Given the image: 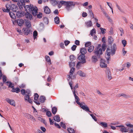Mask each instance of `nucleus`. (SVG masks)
<instances>
[{
    "mask_svg": "<svg viewBox=\"0 0 133 133\" xmlns=\"http://www.w3.org/2000/svg\"><path fill=\"white\" fill-rule=\"evenodd\" d=\"M107 46L105 44L103 43L102 46L101 44H99L95 48L94 52L98 58H99L101 55L102 54V51H104L106 49Z\"/></svg>",
    "mask_w": 133,
    "mask_h": 133,
    "instance_id": "obj_1",
    "label": "nucleus"
},
{
    "mask_svg": "<svg viewBox=\"0 0 133 133\" xmlns=\"http://www.w3.org/2000/svg\"><path fill=\"white\" fill-rule=\"evenodd\" d=\"M60 3L65 6V8L67 11H69L71 10L75 7V3L72 2L65 1H61Z\"/></svg>",
    "mask_w": 133,
    "mask_h": 133,
    "instance_id": "obj_2",
    "label": "nucleus"
},
{
    "mask_svg": "<svg viewBox=\"0 0 133 133\" xmlns=\"http://www.w3.org/2000/svg\"><path fill=\"white\" fill-rule=\"evenodd\" d=\"M31 92L30 90L29 89H27L25 91V95L24 99L25 101H27L28 102H29L31 104L32 103V101L31 98H30V96H31Z\"/></svg>",
    "mask_w": 133,
    "mask_h": 133,
    "instance_id": "obj_3",
    "label": "nucleus"
},
{
    "mask_svg": "<svg viewBox=\"0 0 133 133\" xmlns=\"http://www.w3.org/2000/svg\"><path fill=\"white\" fill-rule=\"evenodd\" d=\"M79 105L80 107L85 111L92 113V112L89 110V107L85 105V103L84 102H82Z\"/></svg>",
    "mask_w": 133,
    "mask_h": 133,
    "instance_id": "obj_4",
    "label": "nucleus"
},
{
    "mask_svg": "<svg viewBox=\"0 0 133 133\" xmlns=\"http://www.w3.org/2000/svg\"><path fill=\"white\" fill-rule=\"evenodd\" d=\"M9 10L10 11V10L12 11L13 12H17V10L18 9V7L17 6L14 4H12L10 5L9 4Z\"/></svg>",
    "mask_w": 133,
    "mask_h": 133,
    "instance_id": "obj_5",
    "label": "nucleus"
},
{
    "mask_svg": "<svg viewBox=\"0 0 133 133\" xmlns=\"http://www.w3.org/2000/svg\"><path fill=\"white\" fill-rule=\"evenodd\" d=\"M111 54V49L109 48H108L106 50L105 53V57L107 59L109 60L110 57V55Z\"/></svg>",
    "mask_w": 133,
    "mask_h": 133,
    "instance_id": "obj_6",
    "label": "nucleus"
},
{
    "mask_svg": "<svg viewBox=\"0 0 133 133\" xmlns=\"http://www.w3.org/2000/svg\"><path fill=\"white\" fill-rule=\"evenodd\" d=\"M85 56L84 54H81L78 56V58L79 60L81 62L82 64L85 63L86 61L85 58Z\"/></svg>",
    "mask_w": 133,
    "mask_h": 133,
    "instance_id": "obj_7",
    "label": "nucleus"
},
{
    "mask_svg": "<svg viewBox=\"0 0 133 133\" xmlns=\"http://www.w3.org/2000/svg\"><path fill=\"white\" fill-rule=\"evenodd\" d=\"M116 127L120 128V131L122 132H126L129 131L128 129L126 128L123 125L117 126Z\"/></svg>",
    "mask_w": 133,
    "mask_h": 133,
    "instance_id": "obj_8",
    "label": "nucleus"
},
{
    "mask_svg": "<svg viewBox=\"0 0 133 133\" xmlns=\"http://www.w3.org/2000/svg\"><path fill=\"white\" fill-rule=\"evenodd\" d=\"M75 91L74 90L73 92V94L75 97V98L76 103L78 105H79L81 103H80L79 102V101L80 100V99L79 97L76 95L75 94Z\"/></svg>",
    "mask_w": 133,
    "mask_h": 133,
    "instance_id": "obj_9",
    "label": "nucleus"
},
{
    "mask_svg": "<svg viewBox=\"0 0 133 133\" xmlns=\"http://www.w3.org/2000/svg\"><path fill=\"white\" fill-rule=\"evenodd\" d=\"M23 31L24 33V34L26 35L29 34L31 32V30L29 28H23Z\"/></svg>",
    "mask_w": 133,
    "mask_h": 133,
    "instance_id": "obj_10",
    "label": "nucleus"
},
{
    "mask_svg": "<svg viewBox=\"0 0 133 133\" xmlns=\"http://www.w3.org/2000/svg\"><path fill=\"white\" fill-rule=\"evenodd\" d=\"M34 7L33 5L32 6L31 5H26L25 8L26 12H31L32 8H33Z\"/></svg>",
    "mask_w": 133,
    "mask_h": 133,
    "instance_id": "obj_11",
    "label": "nucleus"
},
{
    "mask_svg": "<svg viewBox=\"0 0 133 133\" xmlns=\"http://www.w3.org/2000/svg\"><path fill=\"white\" fill-rule=\"evenodd\" d=\"M37 10L38 9L36 7H34L33 8H32L31 12L34 16H35L36 15L37 13Z\"/></svg>",
    "mask_w": 133,
    "mask_h": 133,
    "instance_id": "obj_12",
    "label": "nucleus"
},
{
    "mask_svg": "<svg viewBox=\"0 0 133 133\" xmlns=\"http://www.w3.org/2000/svg\"><path fill=\"white\" fill-rule=\"evenodd\" d=\"M116 49L117 47L116 45L114 44L111 47V51L112 55H113L115 54Z\"/></svg>",
    "mask_w": 133,
    "mask_h": 133,
    "instance_id": "obj_13",
    "label": "nucleus"
},
{
    "mask_svg": "<svg viewBox=\"0 0 133 133\" xmlns=\"http://www.w3.org/2000/svg\"><path fill=\"white\" fill-rule=\"evenodd\" d=\"M106 75L108 76V79L110 80L112 78L110 70L109 69H107L106 71Z\"/></svg>",
    "mask_w": 133,
    "mask_h": 133,
    "instance_id": "obj_14",
    "label": "nucleus"
},
{
    "mask_svg": "<svg viewBox=\"0 0 133 133\" xmlns=\"http://www.w3.org/2000/svg\"><path fill=\"white\" fill-rule=\"evenodd\" d=\"M30 12H26L25 14V16L28 19L30 20H31L32 19V15L30 13Z\"/></svg>",
    "mask_w": 133,
    "mask_h": 133,
    "instance_id": "obj_15",
    "label": "nucleus"
},
{
    "mask_svg": "<svg viewBox=\"0 0 133 133\" xmlns=\"http://www.w3.org/2000/svg\"><path fill=\"white\" fill-rule=\"evenodd\" d=\"M6 100L7 102L9 103L10 105L15 106V103L14 101L12 99H10L8 98L6 99Z\"/></svg>",
    "mask_w": 133,
    "mask_h": 133,
    "instance_id": "obj_16",
    "label": "nucleus"
},
{
    "mask_svg": "<svg viewBox=\"0 0 133 133\" xmlns=\"http://www.w3.org/2000/svg\"><path fill=\"white\" fill-rule=\"evenodd\" d=\"M9 4H7L6 5V9H5L4 8H2V10L4 12H9L10 11L9 9Z\"/></svg>",
    "mask_w": 133,
    "mask_h": 133,
    "instance_id": "obj_17",
    "label": "nucleus"
},
{
    "mask_svg": "<svg viewBox=\"0 0 133 133\" xmlns=\"http://www.w3.org/2000/svg\"><path fill=\"white\" fill-rule=\"evenodd\" d=\"M125 124L128 127L132 128V129L129 130V132L130 133H133V125L129 123H126Z\"/></svg>",
    "mask_w": 133,
    "mask_h": 133,
    "instance_id": "obj_18",
    "label": "nucleus"
},
{
    "mask_svg": "<svg viewBox=\"0 0 133 133\" xmlns=\"http://www.w3.org/2000/svg\"><path fill=\"white\" fill-rule=\"evenodd\" d=\"M18 5L19 8H22L24 7L25 8L26 7L25 3L23 2L22 1H21L20 3L18 2L17 3Z\"/></svg>",
    "mask_w": 133,
    "mask_h": 133,
    "instance_id": "obj_19",
    "label": "nucleus"
},
{
    "mask_svg": "<svg viewBox=\"0 0 133 133\" xmlns=\"http://www.w3.org/2000/svg\"><path fill=\"white\" fill-rule=\"evenodd\" d=\"M44 11L46 14H49L50 13L51 11L48 6H46L44 8Z\"/></svg>",
    "mask_w": 133,
    "mask_h": 133,
    "instance_id": "obj_20",
    "label": "nucleus"
},
{
    "mask_svg": "<svg viewBox=\"0 0 133 133\" xmlns=\"http://www.w3.org/2000/svg\"><path fill=\"white\" fill-rule=\"evenodd\" d=\"M77 74L80 76L84 77H85L86 76V74L85 73L81 70L78 71L77 72Z\"/></svg>",
    "mask_w": 133,
    "mask_h": 133,
    "instance_id": "obj_21",
    "label": "nucleus"
},
{
    "mask_svg": "<svg viewBox=\"0 0 133 133\" xmlns=\"http://www.w3.org/2000/svg\"><path fill=\"white\" fill-rule=\"evenodd\" d=\"M24 23V21L21 19H19L17 21V23L18 25L21 26Z\"/></svg>",
    "mask_w": 133,
    "mask_h": 133,
    "instance_id": "obj_22",
    "label": "nucleus"
},
{
    "mask_svg": "<svg viewBox=\"0 0 133 133\" xmlns=\"http://www.w3.org/2000/svg\"><path fill=\"white\" fill-rule=\"evenodd\" d=\"M99 125L104 128H105L107 127L108 124L107 123L101 122L99 124Z\"/></svg>",
    "mask_w": 133,
    "mask_h": 133,
    "instance_id": "obj_23",
    "label": "nucleus"
},
{
    "mask_svg": "<svg viewBox=\"0 0 133 133\" xmlns=\"http://www.w3.org/2000/svg\"><path fill=\"white\" fill-rule=\"evenodd\" d=\"M87 52V50L85 48H82L81 49L80 53L81 54H85Z\"/></svg>",
    "mask_w": 133,
    "mask_h": 133,
    "instance_id": "obj_24",
    "label": "nucleus"
},
{
    "mask_svg": "<svg viewBox=\"0 0 133 133\" xmlns=\"http://www.w3.org/2000/svg\"><path fill=\"white\" fill-rule=\"evenodd\" d=\"M87 26L88 27H91L92 25V24L91 21H89L85 22Z\"/></svg>",
    "mask_w": 133,
    "mask_h": 133,
    "instance_id": "obj_25",
    "label": "nucleus"
},
{
    "mask_svg": "<svg viewBox=\"0 0 133 133\" xmlns=\"http://www.w3.org/2000/svg\"><path fill=\"white\" fill-rule=\"evenodd\" d=\"M39 100L41 102L43 103L46 100V98L44 96H41L39 98Z\"/></svg>",
    "mask_w": 133,
    "mask_h": 133,
    "instance_id": "obj_26",
    "label": "nucleus"
},
{
    "mask_svg": "<svg viewBox=\"0 0 133 133\" xmlns=\"http://www.w3.org/2000/svg\"><path fill=\"white\" fill-rule=\"evenodd\" d=\"M107 64L104 62V61L101 60L100 63V66L102 68H105L107 67Z\"/></svg>",
    "mask_w": 133,
    "mask_h": 133,
    "instance_id": "obj_27",
    "label": "nucleus"
},
{
    "mask_svg": "<svg viewBox=\"0 0 133 133\" xmlns=\"http://www.w3.org/2000/svg\"><path fill=\"white\" fill-rule=\"evenodd\" d=\"M114 40L111 36H109L108 38V41L110 44H112Z\"/></svg>",
    "mask_w": 133,
    "mask_h": 133,
    "instance_id": "obj_28",
    "label": "nucleus"
},
{
    "mask_svg": "<svg viewBox=\"0 0 133 133\" xmlns=\"http://www.w3.org/2000/svg\"><path fill=\"white\" fill-rule=\"evenodd\" d=\"M118 96L119 97L122 96L125 98H128V97H129V96L124 93L119 94H118Z\"/></svg>",
    "mask_w": 133,
    "mask_h": 133,
    "instance_id": "obj_29",
    "label": "nucleus"
},
{
    "mask_svg": "<svg viewBox=\"0 0 133 133\" xmlns=\"http://www.w3.org/2000/svg\"><path fill=\"white\" fill-rule=\"evenodd\" d=\"M54 119L55 121L58 122L60 121V117L58 115H56L54 118Z\"/></svg>",
    "mask_w": 133,
    "mask_h": 133,
    "instance_id": "obj_30",
    "label": "nucleus"
},
{
    "mask_svg": "<svg viewBox=\"0 0 133 133\" xmlns=\"http://www.w3.org/2000/svg\"><path fill=\"white\" fill-rule=\"evenodd\" d=\"M67 131L69 133H75L74 130L71 128H68Z\"/></svg>",
    "mask_w": 133,
    "mask_h": 133,
    "instance_id": "obj_31",
    "label": "nucleus"
},
{
    "mask_svg": "<svg viewBox=\"0 0 133 133\" xmlns=\"http://www.w3.org/2000/svg\"><path fill=\"white\" fill-rule=\"evenodd\" d=\"M5 84L6 85L8 86L9 88L11 87L12 86L14 85L11 82L7 81L5 83Z\"/></svg>",
    "mask_w": 133,
    "mask_h": 133,
    "instance_id": "obj_32",
    "label": "nucleus"
},
{
    "mask_svg": "<svg viewBox=\"0 0 133 133\" xmlns=\"http://www.w3.org/2000/svg\"><path fill=\"white\" fill-rule=\"evenodd\" d=\"M57 112V108L55 107H53L52 109V112L54 114H55Z\"/></svg>",
    "mask_w": 133,
    "mask_h": 133,
    "instance_id": "obj_33",
    "label": "nucleus"
},
{
    "mask_svg": "<svg viewBox=\"0 0 133 133\" xmlns=\"http://www.w3.org/2000/svg\"><path fill=\"white\" fill-rule=\"evenodd\" d=\"M94 49V46H90L88 48V51L89 52H91L93 51Z\"/></svg>",
    "mask_w": 133,
    "mask_h": 133,
    "instance_id": "obj_34",
    "label": "nucleus"
},
{
    "mask_svg": "<svg viewBox=\"0 0 133 133\" xmlns=\"http://www.w3.org/2000/svg\"><path fill=\"white\" fill-rule=\"evenodd\" d=\"M55 22L56 24H59V19L58 17H56L54 18Z\"/></svg>",
    "mask_w": 133,
    "mask_h": 133,
    "instance_id": "obj_35",
    "label": "nucleus"
},
{
    "mask_svg": "<svg viewBox=\"0 0 133 133\" xmlns=\"http://www.w3.org/2000/svg\"><path fill=\"white\" fill-rule=\"evenodd\" d=\"M98 60L97 58L95 56H92V61L94 63H95Z\"/></svg>",
    "mask_w": 133,
    "mask_h": 133,
    "instance_id": "obj_36",
    "label": "nucleus"
},
{
    "mask_svg": "<svg viewBox=\"0 0 133 133\" xmlns=\"http://www.w3.org/2000/svg\"><path fill=\"white\" fill-rule=\"evenodd\" d=\"M45 58L46 61H47V62H49V64H51V62L50 58L49 57V56H45Z\"/></svg>",
    "mask_w": 133,
    "mask_h": 133,
    "instance_id": "obj_37",
    "label": "nucleus"
},
{
    "mask_svg": "<svg viewBox=\"0 0 133 133\" xmlns=\"http://www.w3.org/2000/svg\"><path fill=\"white\" fill-rule=\"evenodd\" d=\"M25 116L28 119L31 118L32 119H34V120H35V119L34 118V117L29 114H26L25 115Z\"/></svg>",
    "mask_w": 133,
    "mask_h": 133,
    "instance_id": "obj_38",
    "label": "nucleus"
},
{
    "mask_svg": "<svg viewBox=\"0 0 133 133\" xmlns=\"http://www.w3.org/2000/svg\"><path fill=\"white\" fill-rule=\"evenodd\" d=\"M81 64L82 63L81 61L79 62L76 65V68L78 69H79L82 66Z\"/></svg>",
    "mask_w": 133,
    "mask_h": 133,
    "instance_id": "obj_39",
    "label": "nucleus"
},
{
    "mask_svg": "<svg viewBox=\"0 0 133 133\" xmlns=\"http://www.w3.org/2000/svg\"><path fill=\"white\" fill-rule=\"evenodd\" d=\"M16 16L18 18L21 17L22 16L21 12L20 11H18L16 13Z\"/></svg>",
    "mask_w": 133,
    "mask_h": 133,
    "instance_id": "obj_40",
    "label": "nucleus"
},
{
    "mask_svg": "<svg viewBox=\"0 0 133 133\" xmlns=\"http://www.w3.org/2000/svg\"><path fill=\"white\" fill-rule=\"evenodd\" d=\"M37 35L38 33L37 31L36 30L34 31L33 32V36L34 37V39L36 38Z\"/></svg>",
    "mask_w": 133,
    "mask_h": 133,
    "instance_id": "obj_41",
    "label": "nucleus"
},
{
    "mask_svg": "<svg viewBox=\"0 0 133 133\" xmlns=\"http://www.w3.org/2000/svg\"><path fill=\"white\" fill-rule=\"evenodd\" d=\"M26 25V26L27 28H29L31 26V24L30 22L29 21L25 22V23Z\"/></svg>",
    "mask_w": 133,
    "mask_h": 133,
    "instance_id": "obj_42",
    "label": "nucleus"
},
{
    "mask_svg": "<svg viewBox=\"0 0 133 133\" xmlns=\"http://www.w3.org/2000/svg\"><path fill=\"white\" fill-rule=\"evenodd\" d=\"M39 97L37 93L35 94L34 95V99L35 100L37 101L38 99V97Z\"/></svg>",
    "mask_w": 133,
    "mask_h": 133,
    "instance_id": "obj_43",
    "label": "nucleus"
},
{
    "mask_svg": "<svg viewBox=\"0 0 133 133\" xmlns=\"http://www.w3.org/2000/svg\"><path fill=\"white\" fill-rule=\"evenodd\" d=\"M95 33H96V30L95 28H93L91 31L90 34L92 36H93L94 34Z\"/></svg>",
    "mask_w": 133,
    "mask_h": 133,
    "instance_id": "obj_44",
    "label": "nucleus"
},
{
    "mask_svg": "<svg viewBox=\"0 0 133 133\" xmlns=\"http://www.w3.org/2000/svg\"><path fill=\"white\" fill-rule=\"evenodd\" d=\"M70 59L71 61H73L76 59L75 56L73 55H71L70 56Z\"/></svg>",
    "mask_w": 133,
    "mask_h": 133,
    "instance_id": "obj_45",
    "label": "nucleus"
},
{
    "mask_svg": "<svg viewBox=\"0 0 133 133\" xmlns=\"http://www.w3.org/2000/svg\"><path fill=\"white\" fill-rule=\"evenodd\" d=\"M75 65V63L74 62H71L69 63V66L70 67H72Z\"/></svg>",
    "mask_w": 133,
    "mask_h": 133,
    "instance_id": "obj_46",
    "label": "nucleus"
},
{
    "mask_svg": "<svg viewBox=\"0 0 133 133\" xmlns=\"http://www.w3.org/2000/svg\"><path fill=\"white\" fill-rule=\"evenodd\" d=\"M3 82V83H5L6 81V77L5 75H3L2 76Z\"/></svg>",
    "mask_w": 133,
    "mask_h": 133,
    "instance_id": "obj_47",
    "label": "nucleus"
},
{
    "mask_svg": "<svg viewBox=\"0 0 133 133\" xmlns=\"http://www.w3.org/2000/svg\"><path fill=\"white\" fill-rule=\"evenodd\" d=\"M9 14L11 17L12 18H14V17H15V15L12 12H9Z\"/></svg>",
    "mask_w": 133,
    "mask_h": 133,
    "instance_id": "obj_48",
    "label": "nucleus"
},
{
    "mask_svg": "<svg viewBox=\"0 0 133 133\" xmlns=\"http://www.w3.org/2000/svg\"><path fill=\"white\" fill-rule=\"evenodd\" d=\"M75 70V68H73V67H72L71 69L70 72V75H72L73 73L74 72Z\"/></svg>",
    "mask_w": 133,
    "mask_h": 133,
    "instance_id": "obj_49",
    "label": "nucleus"
},
{
    "mask_svg": "<svg viewBox=\"0 0 133 133\" xmlns=\"http://www.w3.org/2000/svg\"><path fill=\"white\" fill-rule=\"evenodd\" d=\"M100 29L101 30V32L102 34H104L105 33L106 29H105L103 28H100Z\"/></svg>",
    "mask_w": 133,
    "mask_h": 133,
    "instance_id": "obj_50",
    "label": "nucleus"
},
{
    "mask_svg": "<svg viewBox=\"0 0 133 133\" xmlns=\"http://www.w3.org/2000/svg\"><path fill=\"white\" fill-rule=\"evenodd\" d=\"M123 46L125 47L127 44V41L125 40H123L122 41Z\"/></svg>",
    "mask_w": 133,
    "mask_h": 133,
    "instance_id": "obj_51",
    "label": "nucleus"
},
{
    "mask_svg": "<svg viewBox=\"0 0 133 133\" xmlns=\"http://www.w3.org/2000/svg\"><path fill=\"white\" fill-rule=\"evenodd\" d=\"M89 12L90 13V15L91 17H92L93 18H94V15L93 13L92 12V11L90 9L89 10Z\"/></svg>",
    "mask_w": 133,
    "mask_h": 133,
    "instance_id": "obj_52",
    "label": "nucleus"
},
{
    "mask_svg": "<svg viewBox=\"0 0 133 133\" xmlns=\"http://www.w3.org/2000/svg\"><path fill=\"white\" fill-rule=\"evenodd\" d=\"M91 45V42H87L85 44V46L86 47H88Z\"/></svg>",
    "mask_w": 133,
    "mask_h": 133,
    "instance_id": "obj_53",
    "label": "nucleus"
},
{
    "mask_svg": "<svg viewBox=\"0 0 133 133\" xmlns=\"http://www.w3.org/2000/svg\"><path fill=\"white\" fill-rule=\"evenodd\" d=\"M42 14L41 12H39V14H37V17L39 18H41L42 17Z\"/></svg>",
    "mask_w": 133,
    "mask_h": 133,
    "instance_id": "obj_54",
    "label": "nucleus"
},
{
    "mask_svg": "<svg viewBox=\"0 0 133 133\" xmlns=\"http://www.w3.org/2000/svg\"><path fill=\"white\" fill-rule=\"evenodd\" d=\"M21 94L23 95H25V90L24 89H22L21 90Z\"/></svg>",
    "mask_w": 133,
    "mask_h": 133,
    "instance_id": "obj_55",
    "label": "nucleus"
},
{
    "mask_svg": "<svg viewBox=\"0 0 133 133\" xmlns=\"http://www.w3.org/2000/svg\"><path fill=\"white\" fill-rule=\"evenodd\" d=\"M61 126L64 129H65L66 128V126L65 124L63 123V122H61Z\"/></svg>",
    "mask_w": 133,
    "mask_h": 133,
    "instance_id": "obj_56",
    "label": "nucleus"
},
{
    "mask_svg": "<svg viewBox=\"0 0 133 133\" xmlns=\"http://www.w3.org/2000/svg\"><path fill=\"white\" fill-rule=\"evenodd\" d=\"M91 116L92 117V118L95 121H97V119L96 118V117L94 116L93 114H90Z\"/></svg>",
    "mask_w": 133,
    "mask_h": 133,
    "instance_id": "obj_57",
    "label": "nucleus"
},
{
    "mask_svg": "<svg viewBox=\"0 0 133 133\" xmlns=\"http://www.w3.org/2000/svg\"><path fill=\"white\" fill-rule=\"evenodd\" d=\"M77 47V46L76 45H73V46L71 47V49L73 51H74L75 50L76 48Z\"/></svg>",
    "mask_w": 133,
    "mask_h": 133,
    "instance_id": "obj_58",
    "label": "nucleus"
},
{
    "mask_svg": "<svg viewBox=\"0 0 133 133\" xmlns=\"http://www.w3.org/2000/svg\"><path fill=\"white\" fill-rule=\"evenodd\" d=\"M46 115L48 117H50L51 116V113L50 111H48L46 112Z\"/></svg>",
    "mask_w": 133,
    "mask_h": 133,
    "instance_id": "obj_59",
    "label": "nucleus"
},
{
    "mask_svg": "<svg viewBox=\"0 0 133 133\" xmlns=\"http://www.w3.org/2000/svg\"><path fill=\"white\" fill-rule=\"evenodd\" d=\"M60 46L63 49H64L65 48L64 44L63 43H61L60 44Z\"/></svg>",
    "mask_w": 133,
    "mask_h": 133,
    "instance_id": "obj_60",
    "label": "nucleus"
},
{
    "mask_svg": "<svg viewBox=\"0 0 133 133\" xmlns=\"http://www.w3.org/2000/svg\"><path fill=\"white\" fill-rule=\"evenodd\" d=\"M70 42L69 41H65L64 42L65 45L66 46H67L70 43Z\"/></svg>",
    "mask_w": 133,
    "mask_h": 133,
    "instance_id": "obj_61",
    "label": "nucleus"
},
{
    "mask_svg": "<svg viewBox=\"0 0 133 133\" xmlns=\"http://www.w3.org/2000/svg\"><path fill=\"white\" fill-rule=\"evenodd\" d=\"M44 21L45 23L46 24H48V19L47 18L45 17L44 19Z\"/></svg>",
    "mask_w": 133,
    "mask_h": 133,
    "instance_id": "obj_62",
    "label": "nucleus"
},
{
    "mask_svg": "<svg viewBox=\"0 0 133 133\" xmlns=\"http://www.w3.org/2000/svg\"><path fill=\"white\" fill-rule=\"evenodd\" d=\"M80 42L78 40H76L75 42V43L76 45H79Z\"/></svg>",
    "mask_w": 133,
    "mask_h": 133,
    "instance_id": "obj_63",
    "label": "nucleus"
},
{
    "mask_svg": "<svg viewBox=\"0 0 133 133\" xmlns=\"http://www.w3.org/2000/svg\"><path fill=\"white\" fill-rule=\"evenodd\" d=\"M40 129H41V130H42V131L43 132H45L46 130V129L44 127H41V128H40Z\"/></svg>",
    "mask_w": 133,
    "mask_h": 133,
    "instance_id": "obj_64",
    "label": "nucleus"
}]
</instances>
